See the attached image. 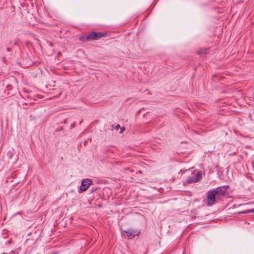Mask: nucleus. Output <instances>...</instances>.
I'll return each instance as SVG.
<instances>
[{
  "instance_id": "f257e3e1",
  "label": "nucleus",
  "mask_w": 254,
  "mask_h": 254,
  "mask_svg": "<svg viewBox=\"0 0 254 254\" xmlns=\"http://www.w3.org/2000/svg\"><path fill=\"white\" fill-rule=\"evenodd\" d=\"M106 36H107L106 32L92 31L86 35L80 36L79 40L80 41H96Z\"/></svg>"
},
{
  "instance_id": "f03ea898",
  "label": "nucleus",
  "mask_w": 254,
  "mask_h": 254,
  "mask_svg": "<svg viewBox=\"0 0 254 254\" xmlns=\"http://www.w3.org/2000/svg\"><path fill=\"white\" fill-rule=\"evenodd\" d=\"M217 199V195L215 193L213 189L208 190L207 192V206H211L213 205L216 201Z\"/></svg>"
},
{
  "instance_id": "7ed1b4c3",
  "label": "nucleus",
  "mask_w": 254,
  "mask_h": 254,
  "mask_svg": "<svg viewBox=\"0 0 254 254\" xmlns=\"http://www.w3.org/2000/svg\"><path fill=\"white\" fill-rule=\"evenodd\" d=\"M202 177V173L201 171H193L190 176L187 178V182L188 184H191L196 183L199 181Z\"/></svg>"
},
{
  "instance_id": "20e7f679",
  "label": "nucleus",
  "mask_w": 254,
  "mask_h": 254,
  "mask_svg": "<svg viewBox=\"0 0 254 254\" xmlns=\"http://www.w3.org/2000/svg\"><path fill=\"white\" fill-rule=\"evenodd\" d=\"M228 188V186H222L213 189L217 195L218 199H220L222 196H224L226 194Z\"/></svg>"
},
{
  "instance_id": "39448f33",
  "label": "nucleus",
  "mask_w": 254,
  "mask_h": 254,
  "mask_svg": "<svg viewBox=\"0 0 254 254\" xmlns=\"http://www.w3.org/2000/svg\"><path fill=\"white\" fill-rule=\"evenodd\" d=\"M91 183L92 181L91 180L88 179L83 180L80 187L81 191H84L86 190Z\"/></svg>"
},
{
  "instance_id": "423d86ee",
  "label": "nucleus",
  "mask_w": 254,
  "mask_h": 254,
  "mask_svg": "<svg viewBox=\"0 0 254 254\" xmlns=\"http://www.w3.org/2000/svg\"><path fill=\"white\" fill-rule=\"evenodd\" d=\"M124 232L127 234V236L129 239L132 238L137 235V233L136 231H134L131 229H128L127 231H125Z\"/></svg>"
},
{
  "instance_id": "0eeeda50",
  "label": "nucleus",
  "mask_w": 254,
  "mask_h": 254,
  "mask_svg": "<svg viewBox=\"0 0 254 254\" xmlns=\"http://www.w3.org/2000/svg\"><path fill=\"white\" fill-rule=\"evenodd\" d=\"M250 213H254V208L251 209H248L242 212H240L238 213L239 214H248Z\"/></svg>"
},
{
  "instance_id": "6e6552de",
  "label": "nucleus",
  "mask_w": 254,
  "mask_h": 254,
  "mask_svg": "<svg viewBox=\"0 0 254 254\" xmlns=\"http://www.w3.org/2000/svg\"><path fill=\"white\" fill-rule=\"evenodd\" d=\"M208 53V50H200L197 52L198 55L206 54Z\"/></svg>"
},
{
  "instance_id": "1a4fd4ad",
  "label": "nucleus",
  "mask_w": 254,
  "mask_h": 254,
  "mask_svg": "<svg viewBox=\"0 0 254 254\" xmlns=\"http://www.w3.org/2000/svg\"><path fill=\"white\" fill-rule=\"evenodd\" d=\"M7 156L8 157L11 159L12 158V152L11 151H8V153H7Z\"/></svg>"
},
{
  "instance_id": "9d476101",
  "label": "nucleus",
  "mask_w": 254,
  "mask_h": 254,
  "mask_svg": "<svg viewBox=\"0 0 254 254\" xmlns=\"http://www.w3.org/2000/svg\"><path fill=\"white\" fill-rule=\"evenodd\" d=\"M125 130V128L124 127L121 128L120 132L123 133L124 130Z\"/></svg>"
},
{
  "instance_id": "9b49d317",
  "label": "nucleus",
  "mask_w": 254,
  "mask_h": 254,
  "mask_svg": "<svg viewBox=\"0 0 254 254\" xmlns=\"http://www.w3.org/2000/svg\"><path fill=\"white\" fill-rule=\"evenodd\" d=\"M116 128L117 129H118V128H120V125H117L116 127Z\"/></svg>"
},
{
  "instance_id": "f8f14e48",
  "label": "nucleus",
  "mask_w": 254,
  "mask_h": 254,
  "mask_svg": "<svg viewBox=\"0 0 254 254\" xmlns=\"http://www.w3.org/2000/svg\"><path fill=\"white\" fill-rule=\"evenodd\" d=\"M6 50H7V51L9 52L10 50V48H7Z\"/></svg>"
},
{
  "instance_id": "ddd939ff",
  "label": "nucleus",
  "mask_w": 254,
  "mask_h": 254,
  "mask_svg": "<svg viewBox=\"0 0 254 254\" xmlns=\"http://www.w3.org/2000/svg\"><path fill=\"white\" fill-rule=\"evenodd\" d=\"M52 254H57V253Z\"/></svg>"
}]
</instances>
